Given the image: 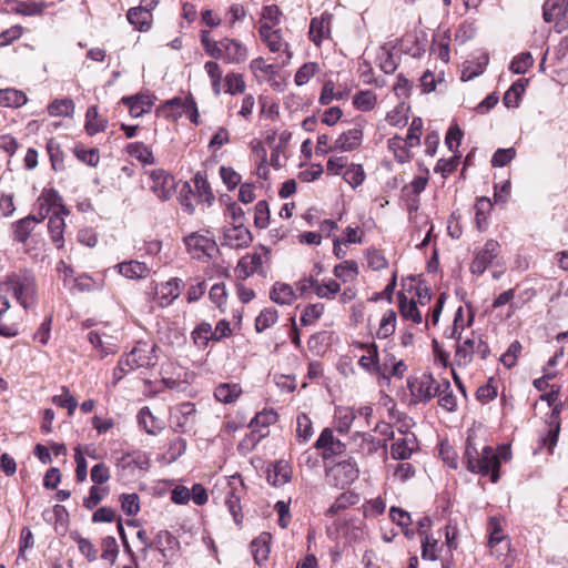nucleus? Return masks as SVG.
<instances>
[{
	"label": "nucleus",
	"mask_w": 568,
	"mask_h": 568,
	"mask_svg": "<svg viewBox=\"0 0 568 568\" xmlns=\"http://www.w3.org/2000/svg\"><path fill=\"white\" fill-rule=\"evenodd\" d=\"M510 457L511 453L507 446H501L498 452H495L491 446L485 445L479 452L474 438L470 435L466 438L463 462L467 470L481 476H489L494 484L500 478L501 462H506Z\"/></svg>",
	"instance_id": "nucleus-1"
},
{
	"label": "nucleus",
	"mask_w": 568,
	"mask_h": 568,
	"mask_svg": "<svg viewBox=\"0 0 568 568\" xmlns=\"http://www.w3.org/2000/svg\"><path fill=\"white\" fill-rule=\"evenodd\" d=\"M8 284L20 305L29 310L37 303V285L34 276L29 272L13 274Z\"/></svg>",
	"instance_id": "nucleus-2"
},
{
	"label": "nucleus",
	"mask_w": 568,
	"mask_h": 568,
	"mask_svg": "<svg viewBox=\"0 0 568 568\" xmlns=\"http://www.w3.org/2000/svg\"><path fill=\"white\" fill-rule=\"evenodd\" d=\"M325 475L328 485L344 489L358 478L359 468L357 462L353 457H348L332 466H326Z\"/></svg>",
	"instance_id": "nucleus-3"
},
{
	"label": "nucleus",
	"mask_w": 568,
	"mask_h": 568,
	"mask_svg": "<svg viewBox=\"0 0 568 568\" xmlns=\"http://www.w3.org/2000/svg\"><path fill=\"white\" fill-rule=\"evenodd\" d=\"M542 18L555 23L557 32L568 28V0H546L542 6Z\"/></svg>",
	"instance_id": "nucleus-4"
},
{
	"label": "nucleus",
	"mask_w": 568,
	"mask_h": 568,
	"mask_svg": "<svg viewBox=\"0 0 568 568\" xmlns=\"http://www.w3.org/2000/svg\"><path fill=\"white\" fill-rule=\"evenodd\" d=\"M152 180L151 190L161 201H168L175 191L174 176L163 169H155L150 172Z\"/></svg>",
	"instance_id": "nucleus-5"
},
{
	"label": "nucleus",
	"mask_w": 568,
	"mask_h": 568,
	"mask_svg": "<svg viewBox=\"0 0 568 568\" xmlns=\"http://www.w3.org/2000/svg\"><path fill=\"white\" fill-rule=\"evenodd\" d=\"M314 447L322 450V458L328 460L335 456H341L346 452V445L336 438L333 430L324 428L316 439Z\"/></svg>",
	"instance_id": "nucleus-6"
},
{
	"label": "nucleus",
	"mask_w": 568,
	"mask_h": 568,
	"mask_svg": "<svg viewBox=\"0 0 568 568\" xmlns=\"http://www.w3.org/2000/svg\"><path fill=\"white\" fill-rule=\"evenodd\" d=\"M175 413L172 415L173 425L171 426L174 433H189L195 425V404L191 402H183L175 407Z\"/></svg>",
	"instance_id": "nucleus-7"
},
{
	"label": "nucleus",
	"mask_w": 568,
	"mask_h": 568,
	"mask_svg": "<svg viewBox=\"0 0 568 568\" xmlns=\"http://www.w3.org/2000/svg\"><path fill=\"white\" fill-rule=\"evenodd\" d=\"M252 241L251 231L242 222L223 229V246L242 248L247 247Z\"/></svg>",
	"instance_id": "nucleus-8"
},
{
	"label": "nucleus",
	"mask_w": 568,
	"mask_h": 568,
	"mask_svg": "<svg viewBox=\"0 0 568 568\" xmlns=\"http://www.w3.org/2000/svg\"><path fill=\"white\" fill-rule=\"evenodd\" d=\"M438 384L432 374H423L413 383L408 382V387L418 402L428 403L436 396Z\"/></svg>",
	"instance_id": "nucleus-9"
},
{
	"label": "nucleus",
	"mask_w": 568,
	"mask_h": 568,
	"mask_svg": "<svg viewBox=\"0 0 568 568\" xmlns=\"http://www.w3.org/2000/svg\"><path fill=\"white\" fill-rule=\"evenodd\" d=\"M277 419V414L273 410H266L257 413L250 422L248 427L253 430L248 439L255 445L261 438L268 435V426L274 424Z\"/></svg>",
	"instance_id": "nucleus-10"
},
{
	"label": "nucleus",
	"mask_w": 568,
	"mask_h": 568,
	"mask_svg": "<svg viewBox=\"0 0 568 568\" xmlns=\"http://www.w3.org/2000/svg\"><path fill=\"white\" fill-rule=\"evenodd\" d=\"M498 252L499 243L495 240H488L483 250H480L473 260L470 264L471 273L481 275L498 255Z\"/></svg>",
	"instance_id": "nucleus-11"
},
{
	"label": "nucleus",
	"mask_w": 568,
	"mask_h": 568,
	"mask_svg": "<svg viewBox=\"0 0 568 568\" xmlns=\"http://www.w3.org/2000/svg\"><path fill=\"white\" fill-rule=\"evenodd\" d=\"M185 245L190 252L196 253V257L206 256L212 258L219 252L216 242L213 239L192 233L184 239Z\"/></svg>",
	"instance_id": "nucleus-12"
},
{
	"label": "nucleus",
	"mask_w": 568,
	"mask_h": 568,
	"mask_svg": "<svg viewBox=\"0 0 568 568\" xmlns=\"http://www.w3.org/2000/svg\"><path fill=\"white\" fill-rule=\"evenodd\" d=\"M154 99L150 94L128 95L121 99V103L129 108L131 116L139 118L151 111Z\"/></svg>",
	"instance_id": "nucleus-13"
},
{
	"label": "nucleus",
	"mask_w": 568,
	"mask_h": 568,
	"mask_svg": "<svg viewBox=\"0 0 568 568\" xmlns=\"http://www.w3.org/2000/svg\"><path fill=\"white\" fill-rule=\"evenodd\" d=\"M156 345L150 344L144 341H139L132 348V355H134L138 368L153 367L158 363V356L155 354Z\"/></svg>",
	"instance_id": "nucleus-14"
},
{
	"label": "nucleus",
	"mask_w": 568,
	"mask_h": 568,
	"mask_svg": "<svg viewBox=\"0 0 568 568\" xmlns=\"http://www.w3.org/2000/svg\"><path fill=\"white\" fill-rule=\"evenodd\" d=\"M154 547L166 561L180 549L179 539L169 530H160L154 537Z\"/></svg>",
	"instance_id": "nucleus-15"
},
{
	"label": "nucleus",
	"mask_w": 568,
	"mask_h": 568,
	"mask_svg": "<svg viewBox=\"0 0 568 568\" xmlns=\"http://www.w3.org/2000/svg\"><path fill=\"white\" fill-rule=\"evenodd\" d=\"M44 220V215L40 217L29 214L26 217L14 222L12 224L13 233L12 239L18 243H26L34 230L36 225Z\"/></svg>",
	"instance_id": "nucleus-16"
},
{
	"label": "nucleus",
	"mask_w": 568,
	"mask_h": 568,
	"mask_svg": "<svg viewBox=\"0 0 568 568\" xmlns=\"http://www.w3.org/2000/svg\"><path fill=\"white\" fill-rule=\"evenodd\" d=\"M38 202L41 215L45 216L53 207H59L57 213L69 214V210L64 205L62 197L54 189L43 190Z\"/></svg>",
	"instance_id": "nucleus-17"
},
{
	"label": "nucleus",
	"mask_w": 568,
	"mask_h": 568,
	"mask_svg": "<svg viewBox=\"0 0 568 568\" xmlns=\"http://www.w3.org/2000/svg\"><path fill=\"white\" fill-rule=\"evenodd\" d=\"M223 59L227 63H241L247 59L246 47L237 40L222 39Z\"/></svg>",
	"instance_id": "nucleus-18"
},
{
	"label": "nucleus",
	"mask_w": 568,
	"mask_h": 568,
	"mask_svg": "<svg viewBox=\"0 0 568 568\" xmlns=\"http://www.w3.org/2000/svg\"><path fill=\"white\" fill-rule=\"evenodd\" d=\"M418 448L417 438L413 433L406 434V437L399 438L390 447L392 457L396 460L410 458L413 452Z\"/></svg>",
	"instance_id": "nucleus-19"
},
{
	"label": "nucleus",
	"mask_w": 568,
	"mask_h": 568,
	"mask_svg": "<svg viewBox=\"0 0 568 568\" xmlns=\"http://www.w3.org/2000/svg\"><path fill=\"white\" fill-rule=\"evenodd\" d=\"M292 476L290 465L284 460H278L267 468V481L274 487H281L288 483Z\"/></svg>",
	"instance_id": "nucleus-20"
},
{
	"label": "nucleus",
	"mask_w": 568,
	"mask_h": 568,
	"mask_svg": "<svg viewBox=\"0 0 568 568\" xmlns=\"http://www.w3.org/2000/svg\"><path fill=\"white\" fill-rule=\"evenodd\" d=\"M363 140V131L359 128L343 132L334 143V150L351 152L356 150Z\"/></svg>",
	"instance_id": "nucleus-21"
},
{
	"label": "nucleus",
	"mask_w": 568,
	"mask_h": 568,
	"mask_svg": "<svg viewBox=\"0 0 568 568\" xmlns=\"http://www.w3.org/2000/svg\"><path fill=\"white\" fill-rule=\"evenodd\" d=\"M7 10L26 17L41 14L47 4L44 2L6 0Z\"/></svg>",
	"instance_id": "nucleus-22"
},
{
	"label": "nucleus",
	"mask_w": 568,
	"mask_h": 568,
	"mask_svg": "<svg viewBox=\"0 0 568 568\" xmlns=\"http://www.w3.org/2000/svg\"><path fill=\"white\" fill-rule=\"evenodd\" d=\"M489 62V55L487 52H481L475 60L467 61L463 68L460 79L462 81H470L476 77L483 74Z\"/></svg>",
	"instance_id": "nucleus-23"
},
{
	"label": "nucleus",
	"mask_w": 568,
	"mask_h": 568,
	"mask_svg": "<svg viewBox=\"0 0 568 568\" xmlns=\"http://www.w3.org/2000/svg\"><path fill=\"white\" fill-rule=\"evenodd\" d=\"M136 418L139 426L149 435H156L164 428L163 422L155 417L148 406L139 410Z\"/></svg>",
	"instance_id": "nucleus-24"
},
{
	"label": "nucleus",
	"mask_w": 568,
	"mask_h": 568,
	"mask_svg": "<svg viewBox=\"0 0 568 568\" xmlns=\"http://www.w3.org/2000/svg\"><path fill=\"white\" fill-rule=\"evenodd\" d=\"M332 16L323 13L320 18H313L310 24V39L315 44H320L322 40L329 34V22Z\"/></svg>",
	"instance_id": "nucleus-25"
},
{
	"label": "nucleus",
	"mask_w": 568,
	"mask_h": 568,
	"mask_svg": "<svg viewBox=\"0 0 568 568\" xmlns=\"http://www.w3.org/2000/svg\"><path fill=\"white\" fill-rule=\"evenodd\" d=\"M271 539L270 532H262L258 537L252 540L251 549L253 558L256 565H262L263 561L267 560L271 551Z\"/></svg>",
	"instance_id": "nucleus-26"
},
{
	"label": "nucleus",
	"mask_w": 568,
	"mask_h": 568,
	"mask_svg": "<svg viewBox=\"0 0 568 568\" xmlns=\"http://www.w3.org/2000/svg\"><path fill=\"white\" fill-rule=\"evenodd\" d=\"M397 302L400 316L404 320H409L415 324H420L423 321L422 314L417 307V303L414 300H408L405 293L398 292Z\"/></svg>",
	"instance_id": "nucleus-27"
},
{
	"label": "nucleus",
	"mask_w": 568,
	"mask_h": 568,
	"mask_svg": "<svg viewBox=\"0 0 568 568\" xmlns=\"http://www.w3.org/2000/svg\"><path fill=\"white\" fill-rule=\"evenodd\" d=\"M43 518L47 521L54 523L55 532L63 536L68 530L69 513L62 505H54L51 511H44Z\"/></svg>",
	"instance_id": "nucleus-28"
},
{
	"label": "nucleus",
	"mask_w": 568,
	"mask_h": 568,
	"mask_svg": "<svg viewBox=\"0 0 568 568\" xmlns=\"http://www.w3.org/2000/svg\"><path fill=\"white\" fill-rule=\"evenodd\" d=\"M436 389L438 405L447 412H454L457 407V399L454 395L449 381L443 379L438 385H436Z\"/></svg>",
	"instance_id": "nucleus-29"
},
{
	"label": "nucleus",
	"mask_w": 568,
	"mask_h": 568,
	"mask_svg": "<svg viewBox=\"0 0 568 568\" xmlns=\"http://www.w3.org/2000/svg\"><path fill=\"white\" fill-rule=\"evenodd\" d=\"M116 267L120 274L131 280L145 278L150 273L145 263L135 260L119 263Z\"/></svg>",
	"instance_id": "nucleus-30"
},
{
	"label": "nucleus",
	"mask_w": 568,
	"mask_h": 568,
	"mask_svg": "<svg viewBox=\"0 0 568 568\" xmlns=\"http://www.w3.org/2000/svg\"><path fill=\"white\" fill-rule=\"evenodd\" d=\"M126 18L136 30L146 31L151 27L152 14L146 7H134L129 9Z\"/></svg>",
	"instance_id": "nucleus-31"
},
{
	"label": "nucleus",
	"mask_w": 568,
	"mask_h": 568,
	"mask_svg": "<svg viewBox=\"0 0 568 568\" xmlns=\"http://www.w3.org/2000/svg\"><path fill=\"white\" fill-rule=\"evenodd\" d=\"M270 298L278 305H291L296 300V295L291 285L276 282L272 286Z\"/></svg>",
	"instance_id": "nucleus-32"
},
{
	"label": "nucleus",
	"mask_w": 568,
	"mask_h": 568,
	"mask_svg": "<svg viewBox=\"0 0 568 568\" xmlns=\"http://www.w3.org/2000/svg\"><path fill=\"white\" fill-rule=\"evenodd\" d=\"M359 501V495L347 490L342 493L335 501L328 507L326 515L328 517H334L339 514L342 510L356 505Z\"/></svg>",
	"instance_id": "nucleus-33"
},
{
	"label": "nucleus",
	"mask_w": 568,
	"mask_h": 568,
	"mask_svg": "<svg viewBox=\"0 0 568 568\" xmlns=\"http://www.w3.org/2000/svg\"><path fill=\"white\" fill-rule=\"evenodd\" d=\"M62 213H54L50 216L48 222V230L51 236L52 242L55 244L58 248H61L64 244V219Z\"/></svg>",
	"instance_id": "nucleus-34"
},
{
	"label": "nucleus",
	"mask_w": 568,
	"mask_h": 568,
	"mask_svg": "<svg viewBox=\"0 0 568 568\" xmlns=\"http://www.w3.org/2000/svg\"><path fill=\"white\" fill-rule=\"evenodd\" d=\"M528 79H518L505 92L503 102L506 108H517L525 92Z\"/></svg>",
	"instance_id": "nucleus-35"
},
{
	"label": "nucleus",
	"mask_w": 568,
	"mask_h": 568,
	"mask_svg": "<svg viewBox=\"0 0 568 568\" xmlns=\"http://www.w3.org/2000/svg\"><path fill=\"white\" fill-rule=\"evenodd\" d=\"M106 125L108 121L99 118L98 106L91 105L85 113V132L92 136L99 132H103Z\"/></svg>",
	"instance_id": "nucleus-36"
},
{
	"label": "nucleus",
	"mask_w": 568,
	"mask_h": 568,
	"mask_svg": "<svg viewBox=\"0 0 568 568\" xmlns=\"http://www.w3.org/2000/svg\"><path fill=\"white\" fill-rule=\"evenodd\" d=\"M242 393V388L235 383H223L214 389V397L223 404L233 403Z\"/></svg>",
	"instance_id": "nucleus-37"
},
{
	"label": "nucleus",
	"mask_w": 568,
	"mask_h": 568,
	"mask_svg": "<svg viewBox=\"0 0 568 568\" xmlns=\"http://www.w3.org/2000/svg\"><path fill=\"white\" fill-rule=\"evenodd\" d=\"M28 99L24 92L16 89L0 90V105L7 108H20L27 103Z\"/></svg>",
	"instance_id": "nucleus-38"
},
{
	"label": "nucleus",
	"mask_w": 568,
	"mask_h": 568,
	"mask_svg": "<svg viewBox=\"0 0 568 568\" xmlns=\"http://www.w3.org/2000/svg\"><path fill=\"white\" fill-rule=\"evenodd\" d=\"M475 353V339L466 338L463 343H457L455 351V362L458 366H467Z\"/></svg>",
	"instance_id": "nucleus-39"
},
{
	"label": "nucleus",
	"mask_w": 568,
	"mask_h": 568,
	"mask_svg": "<svg viewBox=\"0 0 568 568\" xmlns=\"http://www.w3.org/2000/svg\"><path fill=\"white\" fill-rule=\"evenodd\" d=\"M126 152L143 164H154L155 159L151 149L143 142H132L126 145Z\"/></svg>",
	"instance_id": "nucleus-40"
},
{
	"label": "nucleus",
	"mask_w": 568,
	"mask_h": 568,
	"mask_svg": "<svg viewBox=\"0 0 568 568\" xmlns=\"http://www.w3.org/2000/svg\"><path fill=\"white\" fill-rule=\"evenodd\" d=\"M193 181L196 189L197 197L201 201L206 202L209 206L212 205L214 201V194L206 179V174L203 172H197L194 175Z\"/></svg>",
	"instance_id": "nucleus-41"
},
{
	"label": "nucleus",
	"mask_w": 568,
	"mask_h": 568,
	"mask_svg": "<svg viewBox=\"0 0 568 568\" xmlns=\"http://www.w3.org/2000/svg\"><path fill=\"white\" fill-rule=\"evenodd\" d=\"M491 207H493V203L488 197L481 196V197L477 199L476 204H475V211H476L475 222H476V226L479 231H483L486 229L487 216H488Z\"/></svg>",
	"instance_id": "nucleus-42"
},
{
	"label": "nucleus",
	"mask_w": 568,
	"mask_h": 568,
	"mask_svg": "<svg viewBox=\"0 0 568 568\" xmlns=\"http://www.w3.org/2000/svg\"><path fill=\"white\" fill-rule=\"evenodd\" d=\"M192 338L199 348H205L210 341H214V334L211 324L207 322L200 323L192 332Z\"/></svg>",
	"instance_id": "nucleus-43"
},
{
	"label": "nucleus",
	"mask_w": 568,
	"mask_h": 568,
	"mask_svg": "<svg viewBox=\"0 0 568 568\" xmlns=\"http://www.w3.org/2000/svg\"><path fill=\"white\" fill-rule=\"evenodd\" d=\"M355 417L356 415L354 414L353 409L337 407L335 410V429L339 434H346L349 430Z\"/></svg>",
	"instance_id": "nucleus-44"
},
{
	"label": "nucleus",
	"mask_w": 568,
	"mask_h": 568,
	"mask_svg": "<svg viewBox=\"0 0 568 568\" xmlns=\"http://www.w3.org/2000/svg\"><path fill=\"white\" fill-rule=\"evenodd\" d=\"M45 148L52 169L54 171L64 170L63 151L60 143L54 138H51L48 140Z\"/></svg>",
	"instance_id": "nucleus-45"
},
{
	"label": "nucleus",
	"mask_w": 568,
	"mask_h": 568,
	"mask_svg": "<svg viewBox=\"0 0 568 568\" xmlns=\"http://www.w3.org/2000/svg\"><path fill=\"white\" fill-rule=\"evenodd\" d=\"M48 112L52 116H72L74 112V103L70 98L61 100L57 99L49 104Z\"/></svg>",
	"instance_id": "nucleus-46"
},
{
	"label": "nucleus",
	"mask_w": 568,
	"mask_h": 568,
	"mask_svg": "<svg viewBox=\"0 0 568 568\" xmlns=\"http://www.w3.org/2000/svg\"><path fill=\"white\" fill-rule=\"evenodd\" d=\"M358 364L369 373H379L381 364L378 362V351L375 343L369 345L368 355H363L359 358Z\"/></svg>",
	"instance_id": "nucleus-47"
},
{
	"label": "nucleus",
	"mask_w": 568,
	"mask_h": 568,
	"mask_svg": "<svg viewBox=\"0 0 568 568\" xmlns=\"http://www.w3.org/2000/svg\"><path fill=\"white\" fill-rule=\"evenodd\" d=\"M61 394L52 397V403L59 407L65 408L68 415L72 416L78 407V400L72 396L67 386L61 387Z\"/></svg>",
	"instance_id": "nucleus-48"
},
{
	"label": "nucleus",
	"mask_w": 568,
	"mask_h": 568,
	"mask_svg": "<svg viewBox=\"0 0 568 568\" xmlns=\"http://www.w3.org/2000/svg\"><path fill=\"white\" fill-rule=\"evenodd\" d=\"M379 51L377 59L379 60L381 70L386 74L394 73L398 64L392 53V49L386 43L381 47Z\"/></svg>",
	"instance_id": "nucleus-49"
},
{
	"label": "nucleus",
	"mask_w": 568,
	"mask_h": 568,
	"mask_svg": "<svg viewBox=\"0 0 568 568\" xmlns=\"http://www.w3.org/2000/svg\"><path fill=\"white\" fill-rule=\"evenodd\" d=\"M278 313L274 307H266L261 311L258 316L255 318V329L258 333L264 332L273 324L276 323Z\"/></svg>",
	"instance_id": "nucleus-50"
},
{
	"label": "nucleus",
	"mask_w": 568,
	"mask_h": 568,
	"mask_svg": "<svg viewBox=\"0 0 568 568\" xmlns=\"http://www.w3.org/2000/svg\"><path fill=\"white\" fill-rule=\"evenodd\" d=\"M396 327V313L388 310L382 317L376 336L378 338H387L392 336Z\"/></svg>",
	"instance_id": "nucleus-51"
},
{
	"label": "nucleus",
	"mask_w": 568,
	"mask_h": 568,
	"mask_svg": "<svg viewBox=\"0 0 568 568\" xmlns=\"http://www.w3.org/2000/svg\"><path fill=\"white\" fill-rule=\"evenodd\" d=\"M88 341L94 347L101 351V357L116 353V345L103 341L102 335L97 331H91L88 334Z\"/></svg>",
	"instance_id": "nucleus-52"
},
{
	"label": "nucleus",
	"mask_w": 568,
	"mask_h": 568,
	"mask_svg": "<svg viewBox=\"0 0 568 568\" xmlns=\"http://www.w3.org/2000/svg\"><path fill=\"white\" fill-rule=\"evenodd\" d=\"M233 520L236 525H240L243 520L242 507L240 496L234 490L227 491L224 500Z\"/></svg>",
	"instance_id": "nucleus-53"
},
{
	"label": "nucleus",
	"mask_w": 568,
	"mask_h": 568,
	"mask_svg": "<svg viewBox=\"0 0 568 568\" xmlns=\"http://www.w3.org/2000/svg\"><path fill=\"white\" fill-rule=\"evenodd\" d=\"M365 171L361 164L352 163L344 172L343 179L353 189L359 186L365 180Z\"/></svg>",
	"instance_id": "nucleus-54"
},
{
	"label": "nucleus",
	"mask_w": 568,
	"mask_h": 568,
	"mask_svg": "<svg viewBox=\"0 0 568 568\" xmlns=\"http://www.w3.org/2000/svg\"><path fill=\"white\" fill-rule=\"evenodd\" d=\"M353 104L357 110L371 111L376 104V94L371 90L359 91L353 97Z\"/></svg>",
	"instance_id": "nucleus-55"
},
{
	"label": "nucleus",
	"mask_w": 568,
	"mask_h": 568,
	"mask_svg": "<svg viewBox=\"0 0 568 568\" xmlns=\"http://www.w3.org/2000/svg\"><path fill=\"white\" fill-rule=\"evenodd\" d=\"M184 286L183 281L175 277L168 281L164 285L161 287V298L166 300V304H170L173 300L179 297L181 293V288Z\"/></svg>",
	"instance_id": "nucleus-56"
},
{
	"label": "nucleus",
	"mask_w": 568,
	"mask_h": 568,
	"mask_svg": "<svg viewBox=\"0 0 568 568\" xmlns=\"http://www.w3.org/2000/svg\"><path fill=\"white\" fill-rule=\"evenodd\" d=\"M534 59L530 52H523L516 55L509 65V70L515 74H524L532 65Z\"/></svg>",
	"instance_id": "nucleus-57"
},
{
	"label": "nucleus",
	"mask_w": 568,
	"mask_h": 568,
	"mask_svg": "<svg viewBox=\"0 0 568 568\" xmlns=\"http://www.w3.org/2000/svg\"><path fill=\"white\" fill-rule=\"evenodd\" d=\"M341 285L335 280L328 278L327 281H323L320 283L317 281V286L315 288V294L320 298L333 300L336 294L339 292Z\"/></svg>",
	"instance_id": "nucleus-58"
},
{
	"label": "nucleus",
	"mask_w": 568,
	"mask_h": 568,
	"mask_svg": "<svg viewBox=\"0 0 568 568\" xmlns=\"http://www.w3.org/2000/svg\"><path fill=\"white\" fill-rule=\"evenodd\" d=\"M270 206L265 200H261L254 207V225L257 229H265L270 223Z\"/></svg>",
	"instance_id": "nucleus-59"
},
{
	"label": "nucleus",
	"mask_w": 568,
	"mask_h": 568,
	"mask_svg": "<svg viewBox=\"0 0 568 568\" xmlns=\"http://www.w3.org/2000/svg\"><path fill=\"white\" fill-rule=\"evenodd\" d=\"M120 501L121 508L126 516H135L140 511V499L138 494H122L120 496Z\"/></svg>",
	"instance_id": "nucleus-60"
},
{
	"label": "nucleus",
	"mask_w": 568,
	"mask_h": 568,
	"mask_svg": "<svg viewBox=\"0 0 568 568\" xmlns=\"http://www.w3.org/2000/svg\"><path fill=\"white\" fill-rule=\"evenodd\" d=\"M358 274V266L355 261H344L334 267V275L344 282L347 278H354Z\"/></svg>",
	"instance_id": "nucleus-61"
},
{
	"label": "nucleus",
	"mask_w": 568,
	"mask_h": 568,
	"mask_svg": "<svg viewBox=\"0 0 568 568\" xmlns=\"http://www.w3.org/2000/svg\"><path fill=\"white\" fill-rule=\"evenodd\" d=\"M225 92L229 94L243 93L245 90V81L243 75L236 72H230L225 77Z\"/></svg>",
	"instance_id": "nucleus-62"
},
{
	"label": "nucleus",
	"mask_w": 568,
	"mask_h": 568,
	"mask_svg": "<svg viewBox=\"0 0 568 568\" xmlns=\"http://www.w3.org/2000/svg\"><path fill=\"white\" fill-rule=\"evenodd\" d=\"M423 129V120L420 118H414L405 139V144L408 148H414L419 145L420 143V134Z\"/></svg>",
	"instance_id": "nucleus-63"
},
{
	"label": "nucleus",
	"mask_w": 568,
	"mask_h": 568,
	"mask_svg": "<svg viewBox=\"0 0 568 568\" xmlns=\"http://www.w3.org/2000/svg\"><path fill=\"white\" fill-rule=\"evenodd\" d=\"M324 312L323 303L310 304L305 307L301 315V323L303 326H308L317 321Z\"/></svg>",
	"instance_id": "nucleus-64"
}]
</instances>
